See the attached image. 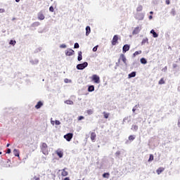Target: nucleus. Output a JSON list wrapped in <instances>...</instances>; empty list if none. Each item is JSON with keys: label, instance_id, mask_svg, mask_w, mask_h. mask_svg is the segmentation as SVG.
<instances>
[{"label": "nucleus", "instance_id": "f257e3e1", "mask_svg": "<svg viewBox=\"0 0 180 180\" xmlns=\"http://www.w3.org/2000/svg\"><path fill=\"white\" fill-rule=\"evenodd\" d=\"M41 151L44 154V155H49V146H47V143H42L41 146Z\"/></svg>", "mask_w": 180, "mask_h": 180}, {"label": "nucleus", "instance_id": "f03ea898", "mask_svg": "<svg viewBox=\"0 0 180 180\" xmlns=\"http://www.w3.org/2000/svg\"><path fill=\"white\" fill-rule=\"evenodd\" d=\"M86 67H88L87 62H84L83 63H80L77 65V70H84V68H86Z\"/></svg>", "mask_w": 180, "mask_h": 180}, {"label": "nucleus", "instance_id": "7ed1b4c3", "mask_svg": "<svg viewBox=\"0 0 180 180\" xmlns=\"http://www.w3.org/2000/svg\"><path fill=\"white\" fill-rule=\"evenodd\" d=\"M120 60H122V61H123L124 64H125V65H127V59L126 58V56H124V54L122 53L120 56V58L118 60V63H120Z\"/></svg>", "mask_w": 180, "mask_h": 180}, {"label": "nucleus", "instance_id": "20e7f679", "mask_svg": "<svg viewBox=\"0 0 180 180\" xmlns=\"http://www.w3.org/2000/svg\"><path fill=\"white\" fill-rule=\"evenodd\" d=\"M91 79L96 84H99V82H101V78L97 75H93Z\"/></svg>", "mask_w": 180, "mask_h": 180}, {"label": "nucleus", "instance_id": "39448f33", "mask_svg": "<svg viewBox=\"0 0 180 180\" xmlns=\"http://www.w3.org/2000/svg\"><path fill=\"white\" fill-rule=\"evenodd\" d=\"M119 40V36L118 35H114L112 40V45L116 46L117 43H119L117 41Z\"/></svg>", "mask_w": 180, "mask_h": 180}, {"label": "nucleus", "instance_id": "423d86ee", "mask_svg": "<svg viewBox=\"0 0 180 180\" xmlns=\"http://www.w3.org/2000/svg\"><path fill=\"white\" fill-rule=\"evenodd\" d=\"M73 136L74 134L72 133H68L66 135H64V139H65L67 141H70V140H72Z\"/></svg>", "mask_w": 180, "mask_h": 180}, {"label": "nucleus", "instance_id": "0eeeda50", "mask_svg": "<svg viewBox=\"0 0 180 180\" xmlns=\"http://www.w3.org/2000/svg\"><path fill=\"white\" fill-rule=\"evenodd\" d=\"M37 18L39 20H44L46 17L44 16V14H43V11H40L37 14Z\"/></svg>", "mask_w": 180, "mask_h": 180}, {"label": "nucleus", "instance_id": "6e6552de", "mask_svg": "<svg viewBox=\"0 0 180 180\" xmlns=\"http://www.w3.org/2000/svg\"><path fill=\"white\" fill-rule=\"evenodd\" d=\"M141 30V27H136L134 28L132 34H139V33H140Z\"/></svg>", "mask_w": 180, "mask_h": 180}, {"label": "nucleus", "instance_id": "1a4fd4ad", "mask_svg": "<svg viewBox=\"0 0 180 180\" xmlns=\"http://www.w3.org/2000/svg\"><path fill=\"white\" fill-rule=\"evenodd\" d=\"M74 53H75L74 50H72L71 49H68L67 51H65V55L68 56H73Z\"/></svg>", "mask_w": 180, "mask_h": 180}, {"label": "nucleus", "instance_id": "9d476101", "mask_svg": "<svg viewBox=\"0 0 180 180\" xmlns=\"http://www.w3.org/2000/svg\"><path fill=\"white\" fill-rule=\"evenodd\" d=\"M129 50H130V45L129 44L124 45L122 48L123 53H126V51H129Z\"/></svg>", "mask_w": 180, "mask_h": 180}, {"label": "nucleus", "instance_id": "9b49d317", "mask_svg": "<svg viewBox=\"0 0 180 180\" xmlns=\"http://www.w3.org/2000/svg\"><path fill=\"white\" fill-rule=\"evenodd\" d=\"M95 139H96V134L95 132L91 133V140L93 142H95Z\"/></svg>", "mask_w": 180, "mask_h": 180}, {"label": "nucleus", "instance_id": "f8f14e48", "mask_svg": "<svg viewBox=\"0 0 180 180\" xmlns=\"http://www.w3.org/2000/svg\"><path fill=\"white\" fill-rule=\"evenodd\" d=\"M165 168L164 167H159L157 170L156 172L158 174V175H160V174H161L162 172H164L165 171Z\"/></svg>", "mask_w": 180, "mask_h": 180}, {"label": "nucleus", "instance_id": "ddd939ff", "mask_svg": "<svg viewBox=\"0 0 180 180\" xmlns=\"http://www.w3.org/2000/svg\"><path fill=\"white\" fill-rule=\"evenodd\" d=\"M41 106H43V102L39 101V102L37 103V104L35 105V108H36L37 109H40V108H41Z\"/></svg>", "mask_w": 180, "mask_h": 180}, {"label": "nucleus", "instance_id": "4468645a", "mask_svg": "<svg viewBox=\"0 0 180 180\" xmlns=\"http://www.w3.org/2000/svg\"><path fill=\"white\" fill-rule=\"evenodd\" d=\"M56 154L60 158H63V155H64V153L61 150H57Z\"/></svg>", "mask_w": 180, "mask_h": 180}, {"label": "nucleus", "instance_id": "2eb2a0df", "mask_svg": "<svg viewBox=\"0 0 180 180\" xmlns=\"http://www.w3.org/2000/svg\"><path fill=\"white\" fill-rule=\"evenodd\" d=\"M89 33H91V27L90 26H87L86 27V36H89Z\"/></svg>", "mask_w": 180, "mask_h": 180}, {"label": "nucleus", "instance_id": "dca6fc26", "mask_svg": "<svg viewBox=\"0 0 180 180\" xmlns=\"http://www.w3.org/2000/svg\"><path fill=\"white\" fill-rule=\"evenodd\" d=\"M77 60H78V61H81V60H82V51L78 52Z\"/></svg>", "mask_w": 180, "mask_h": 180}, {"label": "nucleus", "instance_id": "f3484780", "mask_svg": "<svg viewBox=\"0 0 180 180\" xmlns=\"http://www.w3.org/2000/svg\"><path fill=\"white\" fill-rule=\"evenodd\" d=\"M62 176H67L68 175V172L65 171V169H63L61 172Z\"/></svg>", "mask_w": 180, "mask_h": 180}, {"label": "nucleus", "instance_id": "a211bd4d", "mask_svg": "<svg viewBox=\"0 0 180 180\" xmlns=\"http://www.w3.org/2000/svg\"><path fill=\"white\" fill-rule=\"evenodd\" d=\"M13 154L15 157H19V150L14 149L13 150Z\"/></svg>", "mask_w": 180, "mask_h": 180}, {"label": "nucleus", "instance_id": "6ab92c4d", "mask_svg": "<svg viewBox=\"0 0 180 180\" xmlns=\"http://www.w3.org/2000/svg\"><path fill=\"white\" fill-rule=\"evenodd\" d=\"M65 103H66V105H74V101L71 100H67L65 101Z\"/></svg>", "mask_w": 180, "mask_h": 180}, {"label": "nucleus", "instance_id": "aec40b11", "mask_svg": "<svg viewBox=\"0 0 180 180\" xmlns=\"http://www.w3.org/2000/svg\"><path fill=\"white\" fill-rule=\"evenodd\" d=\"M131 130H133L134 131H137V130H139V126H137V125H132Z\"/></svg>", "mask_w": 180, "mask_h": 180}, {"label": "nucleus", "instance_id": "412c9836", "mask_svg": "<svg viewBox=\"0 0 180 180\" xmlns=\"http://www.w3.org/2000/svg\"><path fill=\"white\" fill-rule=\"evenodd\" d=\"M150 33L153 34V37H158V34L155 33V31L154 30H152L150 31Z\"/></svg>", "mask_w": 180, "mask_h": 180}, {"label": "nucleus", "instance_id": "4be33fe9", "mask_svg": "<svg viewBox=\"0 0 180 180\" xmlns=\"http://www.w3.org/2000/svg\"><path fill=\"white\" fill-rule=\"evenodd\" d=\"M88 91L89 92H94V91H95V87L94 86H90L88 88Z\"/></svg>", "mask_w": 180, "mask_h": 180}, {"label": "nucleus", "instance_id": "5701e85b", "mask_svg": "<svg viewBox=\"0 0 180 180\" xmlns=\"http://www.w3.org/2000/svg\"><path fill=\"white\" fill-rule=\"evenodd\" d=\"M129 78H134V77H136V72H132L128 75Z\"/></svg>", "mask_w": 180, "mask_h": 180}, {"label": "nucleus", "instance_id": "b1692460", "mask_svg": "<svg viewBox=\"0 0 180 180\" xmlns=\"http://www.w3.org/2000/svg\"><path fill=\"white\" fill-rule=\"evenodd\" d=\"M139 54H141V51H135V52L133 53V57H136V56H139Z\"/></svg>", "mask_w": 180, "mask_h": 180}, {"label": "nucleus", "instance_id": "393cba45", "mask_svg": "<svg viewBox=\"0 0 180 180\" xmlns=\"http://www.w3.org/2000/svg\"><path fill=\"white\" fill-rule=\"evenodd\" d=\"M151 161H154V155H153V154L150 155V157L148 159V162H151Z\"/></svg>", "mask_w": 180, "mask_h": 180}, {"label": "nucleus", "instance_id": "a878e982", "mask_svg": "<svg viewBox=\"0 0 180 180\" xmlns=\"http://www.w3.org/2000/svg\"><path fill=\"white\" fill-rule=\"evenodd\" d=\"M128 139H129V141H133V140H134V139H136V136L134 135H130Z\"/></svg>", "mask_w": 180, "mask_h": 180}, {"label": "nucleus", "instance_id": "bb28decb", "mask_svg": "<svg viewBox=\"0 0 180 180\" xmlns=\"http://www.w3.org/2000/svg\"><path fill=\"white\" fill-rule=\"evenodd\" d=\"M141 64H147V60H146L144 58H141Z\"/></svg>", "mask_w": 180, "mask_h": 180}, {"label": "nucleus", "instance_id": "cd10ccee", "mask_svg": "<svg viewBox=\"0 0 180 180\" xmlns=\"http://www.w3.org/2000/svg\"><path fill=\"white\" fill-rule=\"evenodd\" d=\"M158 84H159V85H162V84H165V81H164V78L160 79Z\"/></svg>", "mask_w": 180, "mask_h": 180}, {"label": "nucleus", "instance_id": "c85d7f7f", "mask_svg": "<svg viewBox=\"0 0 180 180\" xmlns=\"http://www.w3.org/2000/svg\"><path fill=\"white\" fill-rule=\"evenodd\" d=\"M137 12H141L143 11V6H139L136 8Z\"/></svg>", "mask_w": 180, "mask_h": 180}, {"label": "nucleus", "instance_id": "c756f323", "mask_svg": "<svg viewBox=\"0 0 180 180\" xmlns=\"http://www.w3.org/2000/svg\"><path fill=\"white\" fill-rule=\"evenodd\" d=\"M103 114L105 119H108L109 117V115H110L109 113H108L106 112H103Z\"/></svg>", "mask_w": 180, "mask_h": 180}, {"label": "nucleus", "instance_id": "7c9ffc66", "mask_svg": "<svg viewBox=\"0 0 180 180\" xmlns=\"http://www.w3.org/2000/svg\"><path fill=\"white\" fill-rule=\"evenodd\" d=\"M9 44H11L12 46H15V44H16V41L11 40L9 42Z\"/></svg>", "mask_w": 180, "mask_h": 180}, {"label": "nucleus", "instance_id": "2f4dec72", "mask_svg": "<svg viewBox=\"0 0 180 180\" xmlns=\"http://www.w3.org/2000/svg\"><path fill=\"white\" fill-rule=\"evenodd\" d=\"M109 173H104L103 174V178H109Z\"/></svg>", "mask_w": 180, "mask_h": 180}, {"label": "nucleus", "instance_id": "473e14b6", "mask_svg": "<svg viewBox=\"0 0 180 180\" xmlns=\"http://www.w3.org/2000/svg\"><path fill=\"white\" fill-rule=\"evenodd\" d=\"M86 113H87L88 115H92V114L94 113V111H93L92 110H88L86 111Z\"/></svg>", "mask_w": 180, "mask_h": 180}, {"label": "nucleus", "instance_id": "72a5a7b5", "mask_svg": "<svg viewBox=\"0 0 180 180\" xmlns=\"http://www.w3.org/2000/svg\"><path fill=\"white\" fill-rule=\"evenodd\" d=\"M32 180H40V176H34L32 179Z\"/></svg>", "mask_w": 180, "mask_h": 180}, {"label": "nucleus", "instance_id": "f704fd0d", "mask_svg": "<svg viewBox=\"0 0 180 180\" xmlns=\"http://www.w3.org/2000/svg\"><path fill=\"white\" fill-rule=\"evenodd\" d=\"M55 124H56V126H59V124H61V122L59 120H56Z\"/></svg>", "mask_w": 180, "mask_h": 180}, {"label": "nucleus", "instance_id": "c9c22d12", "mask_svg": "<svg viewBox=\"0 0 180 180\" xmlns=\"http://www.w3.org/2000/svg\"><path fill=\"white\" fill-rule=\"evenodd\" d=\"M49 11L50 12H54V7H53V6L49 7Z\"/></svg>", "mask_w": 180, "mask_h": 180}, {"label": "nucleus", "instance_id": "e433bc0d", "mask_svg": "<svg viewBox=\"0 0 180 180\" xmlns=\"http://www.w3.org/2000/svg\"><path fill=\"white\" fill-rule=\"evenodd\" d=\"M74 47L75 49H79V44L78 43H75Z\"/></svg>", "mask_w": 180, "mask_h": 180}, {"label": "nucleus", "instance_id": "4c0bfd02", "mask_svg": "<svg viewBox=\"0 0 180 180\" xmlns=\"http://www.w3.org/2000/svg\"><path fill=\"white\" fill-rule=\"evenodd\" d=\"M98 46L97 45V46H94V48H93V51H98Z\"/></svg>", "mask_w": 180, "mask_h": 180}, {"label": "nucleus", "instance_id": "58836bf2", "mask_svg": "<svg viewBox=\"0 0 180 180\" xmlns=\"http://www.w3.org/2000/svg\"><path fill=\"white\" fill-rule=\"evenodd\" d=\"M33 25H34V26H39V25H40V22H35L33 23Z\"/></svg>", "mask_w": 180, "mask_h": 180}, {"label": "nucleus", "instance_id": "ea45409f", "mask_svg": "<svg viewBox=\"0 0 180 180\" xmlns=\"http://www.w3.org/2000/svg\"><path fill=\"white\" fill-rule=\"evenodd\" d=\"M115 155H116V157H119V155H120V151H117L116 153H115Z\"/></svg>", "mask_w": 180, "mask_h": 180}, {"label": "nucleus", "instance_id": "a19ab883", "mask_svg": "<svg viewBox=\"0 0 180 180\" xmlns=\"http://www.w3.org/2000/svg\"><path fill=\"white\" fill-rule=\"evenodd\" d=\"M148 39H143L142 41V44H145L146 43H147Z\"/></svg>", "mask_w": 180, "mask_h": 180}, {"label": "nucleus", "instance_id": "79ce46f5", "mask_svg": "<svg viewBox=\"0 0 180 180\" xmlns=\"http://www.w3.org/2000/svg\"><path fill=\"white\" fill-rule=\"evenodd\" d=\"M83 119H84V116H79L78 117V120H82Z\"/></svg>", "mask_w": 180, "mask_h": 180}, {"label": "nucleus", "instance_id": "37998d69", "mask_svg": "<svg viewBox=\"0 0 180 180\" xmlns=\"http://www.w3.org/2000/svg\"><path fill=\"white\" fill-rule=\"evenodd\" d=\"M60 47L62 49H65V47H67V46L65 44H62V45H60Z\"/></svg>", "mask_w": 180, "mask_h": 180}, {"label": "nucleus", "instance_id": "c03bdc74", "mask_svg": "<svg viewBox=\"0 0 180 180\" xmlns=\"http://www.w3.org/2000/svg\"><path fill=\"white\" fill-rule=\"evenodd\" d=\"M69 81H70V79H65L64 82H65V84H68Z\"/></svg>", "mask_w": 180, "mask_h": 180}, {"label": "nucleus", "instance_id": "a18cd8bd", "mask_svg": "<svg viewBox=\"0 0 180 180\" xmlns=\"http://www.w3.org/2000/svg\"><path fill=\"white\" fill-rule=\"evenodd\" d=\"M165 3H166L167 5H169L170 1H169V0H166Z\"/></svg>", "mask_w": 180, "mask_h": 180}, {"label": "nucleus", "instance_id": "49530a36", "mask_svg": "<svg viewBox=\"0 0 180 180\" xmlns=\"http://www.w3.org/2000/svg\"><path fill=\"white\" fill-rule=\"evenodd\" d=\"M54 123H56V121H53V120L51 121V124H52L53 126H54Z\"/></svg>", "mask_w": 180, "mask_h": 180}, {"label": "nucleus", "instance_id": "de8ad7c7", "mask_svg": "<svg viewBox=\"0 0 180 180\" xmlns=\"http://www.w3.org/2000/svg\"><path fill=\"white\" fill-rule=\"evenodd\" d=\"M6 153H7V154H11V149L8 148V149L7 150Z\"/></svg>", "mask_w": 180, "mask_h": 180}, {"label": "nucleus", "instance_id": "09e8293b", "mask_svg": "<svg viewBox=\"0 0 180 180\" xmlns=\"http://www.w3.org/2000/svg\"><path fill=\"white\" fill-rule=\"evenodd\" d=\"M173 67H174V68H176L178 67V65H177L176 64H173Z\"/></svg>", "mask_w": 180, "mask_h": 180}, {"label": "nucleus", "instance_id": "8fccbe9b", "mask_svg": "<svg viewBox=\"0 0 180 180\" xmlns=\"http://www.w3.org/2000/svg\"><path fill=\"white\" fill-rule=\"evenodd\" d=\"M178 127H180V120H178Z\"/></svg>", "mask_w": 180, "mask_h": 180}, {"label": "nucleus", "instance_id": "3c124183", "mask_svg": "<svg viewBox=\"0 0 180 180\" xmlns=\"http://www.w3.org/2000/svg\"><path fill=\"white\" fill-rule=\"evenodd\" d=\"M42 160H43V161H46V157H42Z\"/></svg>", "mask_w": 180, "mask_h": 180}, {"label": "nucleus", "instance_id": "603ef678", "mask_svg": "<svg viewBox=\"0 0 180 180\" xmlns=\"http://www.w3.org/2000/svg\"><path fill=\"white\" fill-rule=\"evenodd\" d=\"M149 19H153V15H150Z\"/></svg>", "mask_w": 180, "mask_h": 180}, {"label": "nucleus", "instance_id": "864d4df0", "mask_svg": "<svg viewBox=\"0 0 180 180\" xmlns=\"http://www.w3.org/2000/svg\"><path fill=\"white\" fill-rule=\"evenodd\" d=\"M64 180H70L68 177H66Z\"/></svg>", "mask_w": 180, "mask_h": 180}, {"label": "nucleus", "instance_id": "5fc2aeb1", "mask_svg": "<svg viewBox=\"0 0 180 180\" xmlns=\"http://www.w3.org/2000/svg\"><path fill=\"white\" fill-rule=\"evenodd\" d=\"M133 112H136V108L132 109Z\"/></svg>", "mask_w": 180, "mask_h": 180}, {"label": "nucleus", "instance_id": "6e6d98bb", "mask_svg": "<svg viewBox=\"0 0 180 180\" xmlns=\"http://www.w3.org/2000/svg\"><path fill=\"white\" fill-rule=\"evenodd\" d=\"M15 2H20V0H15Z\"/></svg>", "mask_w": 180, "mask_h": 180}, {"label": "nucleus", "instance_id": "4d7b16f0", "mask_svg": "<svg viewBox=\"0 0 180 180\" xmlns=\"http://www.w3.org/2000/svg\"><path fill=\"white\" fill-rule=\"evenodd\" d=\"M9 146H10V144H9V143H8V144H7V146H6V147H9Z\"/></svg>", "mask_w": 180, "mask_h": 180}, {"label": "nucleus", "instance_id": "13d9d810", "mask_svg": "<svg viewBox=\"0 0 180 180\" xmlns=\"http://www.w3.org/2000/svg\"><path fill=\"white\" fill-rule=\"evenodd\" d=\"M150 13L151 15H153V11H150Z\"/></svg>", "mask_w": 180, "mask_h": 180}, {"label": "nucleus", "instance_id": "bf43d9fd", "mask_svg": "<svg viewBox=\"0 0 180 180\" xmlns=\"http://www.w3.org/2000/svg\"><path fill=\"white\" fill-rule=\"evenodd\" d=\"M165 70H167V67L165 68Z\"/></svg>", "mask_w": 180, "mask_h": 180}, {"label": "nucleus", "instance_id": "052dcab7", "mask_svg": "<svg viewBox=\"0 0 180 180\" xmlns=\"http://www.w3.org/2000/svg\"><path fill=\"white\" fill-rule=\"evenodd\" d=\"M0 154H2V152H0Z\"/></svg>", "mask_w": 180, "mask_h": 180}, {"label": "nucleus", "instance_id": "680f3d73", "mask_svg": "<svg viewBox=\"0 0 180 180\" xmlns=\"http://www.w3.org/2000/svg\"><path fill=\"white\" fill-rule=\"evenodd\" d=\"M51 1H53V0H51Z\"/></svg>", "mask_w": 180, "mask_h": 180}]
</instances>
